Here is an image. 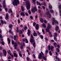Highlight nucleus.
<instances>
[{"mask_svg":"<svg viewBox=\"0 0 61 61\" xmlns=\"http://www.w3.org/2000/svg\"><path fill=\"white\" fill-rule=\"evenodd\" d=\"M11 30H12L11 29L9 30V32L10 33H11Z\"/></svg>","mask_w":61,"mask_h":61,"instance_id":"13d9d810","label":"nucleus"},{"mask_svg":"<svg viewBox=\"0 0 61 61\" xmlns=\"http://www.w3.org/2000/svg\"><path fill=\"white\" fill-rule=\"evenodd\" d=\"M5 18L6 20H7V19L8 18V13H6V14Z\"/></svg>","mask_w":61,"mask_h":61,"instance_id":"9d476101","label":"nucleus"},{"mask_svg":"<svg viewBox=\"0 0 61 61\" xmlns=\"http://www.w3.org/2000/svg\"><path fill=\"white\" fill-rule=\"evenodd\" d=\"M28 12L29 14H31V11H30V10H29L28 11Z\"/></svg>","mask_w":61,"mask_h":61,"instance_id":"8fccbe9b","label":"nucleus"},{"mask_svg":"<svg viewBox=\"0 0 61 61\" xmlns=\"http://www.w3.org/2000/svg\"><path fill=\"white\" fill-rule=\"evenodd\" d=\"M25 4L26 6H27V9L29 10L30 9V2L29 0H26Z\"/></svg>","mask_w":61,"mask_h":61,"instance_id":"f03ea898","label":"nucleus"},{"mask_svg":"<svg viewBox=\"0 0 61 61\" xmlns=\"http://www.w3.org/2000/svg\"><path fill=\"white\" fill-rule=\"evenodd\" d=\"M39 55H38V58L39 59H42V54L41 53H40L39 54Z\"/></svg>","mask_w":61,"mask_h":61,"instance_id":"0eeeda50","label":"nucleus"},{"mask_svg":"<svg viewBox=\"0 0 61 61\" xmlns=\"http://www.w3.org/2000/svg\"><path fill=\"white\" fill-rule=\"evenodd\" d=\"M1 44H2V45H5V42L4 41H2L1 42Z\"/></svg>","mask_w":61,"mask_h":61,"instance_id":"c756f323","label":"nucleus"},{"mask_svg":"<svg viewBox=\"0 0 61 61\" xmlns=\"http://www.w3.org/2000/svg\"><path fill=\"white\" fill-rule=\"evenodd\" d=\"M20 15L21 16L22 15L23 16H24L25 15V14L23 12H22L20 13Z\"/></svg>","mask_w":61,"mask_h":61,"instance_id":"2eb2a0df","label":"nucleus"},{"mask_svg":"<svg viewBox=\"0 0 61 61\" xmlns=\"http://www.w3.org/2000/svg\"><path fill=\"white\" fill-rule=\"evenodd\" d=\"M14 40H15L16 39V36H14Z\"/></svg>","mask_w":61,"mask_h":61,"instance_id":"e433bc0d","label":"nucleus"},{"mask_svg":"<svg viewBox=\"0 0 61 61\" xmlns=\"http://www.w3.org/2000/svg\"><path fill=\"white\" fill-rule=\"evenodd\" d=\"M48 53V51L47 50L45 51V54H47Z\"/></svg>","mask_w":61,"mask_h":61,"instance_id":"a878e982","label":"nucleus"},{"mask_svg":"<svg viewBox=\"0 0 61 61\" xmlns=\"http://www.w3.org/2000/svg\"><path fill=\"white\" fill-rule=\"evenodd\" d=\"M19 56L20 57H22V54H21V53L20 52H19Z\"/></svg>","mask_w":61,"mask_h":61,"instance_id":"473e14b6","label":"nucleus"},{"mask_svg":"<svg viewBox=\"0 0 61 61\" xmlns=\"http://www.w3.org/2000/svg\"><path fill=\"white\" fill-rule=\"evenodd\" d=\"M57 47L58 48H60V46H59V45H57Z\"/></svg>","mask_w":61,"mask_h":61,"instance_id":"69168bd1","label":"nucleus"},{"mask_svg":"<svg viewBox=\"0 0 61 61\" xmlns=\"http://www.w3.org/2000/svg\"><path fill=\"white\" fill-rule=\"evenodd\" d=\"M37 33L38 35H40V33L39 32V31H38L37 32Z\"/></svg>","mask_w":61,"mask_h":61,"instance_id":"6e6d98bb","label":"nucleus"},{"mask_svg":"<svg viewBox=\"0 0 61 61\" xmlns=\"http://www.w3.org/2000/svg\"><path fill=\"white\" fill-rule=\"evenodd\" d=\"M49 53L50 56H52V52H51V51H49Z\"/></svg>","mask_w":61,"mask_h":61,"instance_id":"bb28decb","label":"nucleus"},{"mask_svg":"<svg viewBox=\"0 0 61 61\" xmlns=\"http://www.w3.org/2000/svg\"><path fill=\"white\" fill-rule=\"evenodd\" d=\"M31 38L30 39V43H33V46L34 47H36V45L35 43V40H34V38L33 37V35H31Z\"/></svg>","mask_w":61,"mask_h":61,"instance_id":"f257e3e1","label":"nucleus"},{"mask_svg":"<svg viewBox=\"0 0 61 61\" xmlns=\"http://www.w3.org/2000/svg\"><path fill=\"white\" fill-rule=\"evenodd\" d=\"M21 8L22 10V11H24V7H23V6H21Z\"/></svg>","mask_w":61,"mask_h":61,"instance_id":"dca6fc26","label":"nucleus"},{"mask_svg":"<svg viewBox=\"0 0 61 61\" xmlns=\"http://www.w3.org/2000/svg\"><path fill=\"white\" fill-rule=\"evenodd\" d=\"M51 42H54V41L53 40H51Z\"/></svg>","mask_w":61,"mask_h":61,"instance_id":"338daca9","label":"nucleus"},{"mask_svg":"<svg viewBox=\"0 0 61 61\" xmlns=\"http://www.w3.org/2000/svg\"><path fill=\"white\" fill-rule=\"evenodd\" d=\"M2 37L3 36H2V35H1V34H0V38H2Z\"/></svg>","mask_w":61,"mask_h":61,"instance_id":"5fc2aeb1","label":"nucleus"},{"mask_svg":"<svg viewBox=\"0 0 61 61\" xmlns=\"http://www.w3.org/2000/svg\"><path fill=\"white\" fill-rule=\"evenodd\" d=\"M42 8H43V9L44 10H45V9H46V8L45 7V6H42Z\"/></svg>","mask_w":61,"mask_h":61,"instance_id":"c03bdc74","label":"nucleus"},{"mask_svg":"<svg viewBox=\"0 0 61 61\" xmlns=\"http://www.w3.org/2000/svg\"><path fill=\"white\" fill-rule=\"evenodd\" d=\"M49 9H52V6L51 5L50 3H49Z\"/></svg>","mask_w":61,"mask_h":61,"instance_id":"4468645a","label":"nucleus"},{"mask_svg":"<svg viewBox=\"0 0 61 61\" xmlns=\"http://www.w3.org/2000/svg\"><path fill=\"white\" fill-rule=\"evenodd\" d=\"M43 26L45 28H46V26L45 24L43 23Z\"/></svg>","mask_w":61,"mask_h":61,"instance_id":"2f4dec72","label":"nucleus"},{"mask_svg":"<svg viewBox=\"0 0 61 61\" xmlns=\"http://www.w3.org/2000/svg\"><path fill=\"white\" fill-rule=\"evenodd\" d=\"M36 4L37 5H39V6H41V5H43V4L41 3L40 4V3L38 2V1H36Z\"/></svg>","mask_w":61,"mask_h":61,"instance_id":"1a4fd4ad","label":"nucleus"},{"mask_svg":"<svg viewBox=\"0 0 61 61\" xmlns=\"http://www.w3.org/2000/svg\"><path fill=\"white\" fill-rule=\"evenodd\" d=\"M40 21L41 23H43V21H44V20L43 19L41 18L40 19Z\"/></svg>","mask_w":61,"mask_h":61,"instance_id":"412c9836","label":"nucleus"},{"mask_svg":"<svg viewBox=\"0 0 61 61\" xmlns=\"http://www.w3.org/2000/svg\"><path fill=\"white\" fill-rule=\"evenodd\" d=\"M50 11L51 13H53L54 12V10H53L52 9H51L50 10Z\"/></svg>","mask_w":61,"mask_h":61,"instance_id":"b1692460","label":"nucleus"},{"mask_svg":"<svg viewBox=\"0 0 61 61\" xmlns=\"http://www.w3.org/2000/svg\"><path fill=\"white\" fill-rule=\"evenodd\" d=\"M54 39L56 41H57V39H56V38L55 36L54 37Z\"/></svg>","mask_w":61,"mask_h":61,"instance_id":"f704fd0d","label":"nucleus"},{"mask_svg":"<svg viewBox=\"0 0 61 61\" xmlns=\"http://www.w3.org/2000/svg\"><path fill=\"white\" fill-rule=\"evenodd\" d=\"M55 36H56V37L57 36V33H55Z\"/></svg>","mask_w":61,"mask_h":61,"instance_id":"864d4df0","label":"nucleus"},{"mask_svg":"<svg viewBox=\"0 0 61 61\" xmlns=\"http://www.w3.org/2000/svg\"><path fill=\"white\" fill-rule=\"evenodd\" d=\"M14 56H15L16 57H17V55L16 54V53H15V52H14Z\"/></svg>","mask_w":61,"mask_h":61,"instance_id":"aec40b11","label":"nucleus"},{"mask_svg":"<svg viewBox=\"0 0 61 61\" xmlns=\"http://www.w3.org/2000/svg\"><path fill=\"white\" fill-rule=\"evenodd\" d=\"M33 36H37V34H36V33L34 32L33 34Z\"/></svg>","mask_w":61,"mask_h":61,"instance_id":"5701e85b","label":"nucleus"},{"mask_svg":"<svg viewBox=\"0 0 61 61\" xmlns=\"http://www.w3.org/2000/svg\"><path fill=\"white\" fill-rule=\"evenodd\" d=\"M30 17L31 19H33V17L32 16H31Z\"/></svg>","mask_w":61,"mask_h":61,"instance_id":"774afa93","label":"nucleus"},{"mask_svg":"<svg viewBox=\"0 0 61 61\" xmlns=\"http://www.w3.org/2000/svg\"><path fill=\"white\" fill-rule=\"evenodd\" d=\"M9 13H12V9H10L9 11Z\"/></svg>","mask_w":61,"mask_h":61,"instance_id":"393cba45","label":"nucleus"},{"mask_svg":"<svg viewBox=\"0 0 61 61\" xmlns=\"http://www.w3.org/2000/svg\"><path fill=\"white\" fill-rule=\"evenodd\" d=\"M11 56H9V57H8V59H11Z\"/></svg>","mask_w":61,"mask_h":61,"instance_id":"4d7b16f0","label":"nucleus"},{"mask_svg":"<svg viewBox=\"0 0 61 61\" xmlns=\"http://www.w3.org/2000/svg\"><path fill=\"white\" fill-rule=\"evenodd\" d=\"M38 27H39V25H36L35 28L37 30L38 29Z\"/></svg>","mask_w":61,"mask_h":61,"instance_id":"ddd939ff","label":"nucleus"},{"mask_svg":"<svg viewBox=\"0 0 61 61\" xmlns=\"http://www.w3.org/2000/svg\"><path fill=\"white\" fill-rule=\"evenodd\" d=\"M25 40L26 41L25 42L26 43H28V41L27 40V39L25 38Z\"/></svg>","mask_w":61,"mask_h":61,"instance_id":"c9c22d12","label":"nucleus"},{"mask_svg":"<svg viewBox=\"0 0 61 61\" xmlns=\"http://www.w3.org/2000/svg\"><path fill=\"white\" fill-rule=\"evenodd\" d=\"M59 9H61V5H59Z\"/></svg>","mask_w":61,"mask_h":61,"instance_id":"49530a36","label":"nucleus"},{"mask_svg":"<svg viewBox=\"0 0 61 61\" xmlns=\"http://www.w3.org/2000/svg\"><path fill=\"white\" fill-rule=\"evenodd\" d=\"M17 43H15L14 44V46H17Z\"/></svg>","mask_w":61,"mask_h":61,"instance_id":"37998d69","label":"nucleus"},{"mask_svg":"<svg viewBox=\"0 0 61 61\" xmlns=\"http://www.w3.org/2000/svg\"><path fill=\"white\" fill-rule=\"evenodd\" d=\"M4 4H5V0H4L3 1Z\"/></svg>","mask_w":61,"mask_h":61,"instance_id":"3c124183","label":"nucleus"},{"mask_svg":"<svg viewBox=\"0 0 61 61\" xmlns=\"http://www.w3.org/2000/svg\"><path fill=\"white\" fill-rule=\"evenodd\" d=\"M42 58L43 59L45 60V61H46V57H45L44 56H42Z\"/></svg>","mask_w":61,"mask_h":61,"instance_id":"a211bd4d","label":"nucleus"},{"mask_svg":"<svg viewBox=\"0 0 61 61\" xmlns=\"http://www.w3.org/2000/svg\"><path fill=\"white\" fill-rule=\"evenodd\" d=\"M0 55L1 56L2 55V53L1 52H0Z\"/></svg>","mask_w":61,"mask_h":61,"instance_id":"052dcab7","label":"nucleus"},{"mask_svg":"<svg viewBox=\"0 0 61 61\" xmlns=\"http://www.w3.org/2000/svg\"><path fill=\"white\" fill-rule=\"evenodd\" d=\"M1 24H4V21H3V20H1Z\"/></svg>","mask_w":61,"mask_h":61,"instance_id":"79ce46f5","label":"nucleus"},{"mask_svg":"<svg viewBox=\"0 0 61 61\" xmlns=\"http://www.w3.org/2000/svg\"><path fill=\"white\" fill-rule=\"evenodd\" d=\"M48 48L49 49V50H50V49H51L50 46L49 45L48 46Z\"/></svg>","mask_w":61,"mask_h":61,"instance_id":"a19ab883","label":"nucleus"},{"mask_svg":"<svg viewBox=\"0 0 61 61\" xmlns=\"http://www.w3.org/2000/svg\"><path fill=\"white\" fill-rule=\"evenodd\" d=\"M26 59H27V60H29V58L28 57H26Z\"/></svg>","mask_w":61,"mask_h":61,"instance_id":"e2e57ef3","label":"nucleus"},{"mask_svg":"<svg viewBox=\"0 0 61 61\" xmlns=\"http://www.w3.org/2000/svg\"><path fill=\"white\" fill-rule=\"evenodd\" d=\"M54 46L55 47H56L57 46V44L56 42H54Z\"/></svg>","mask_w":61,"mask_h":61,"instance_id":"4be33fe9","label":"nucleus"},{"mask_svg":"<svg viewBox=\"0 0 61 61\" xmlns=\"http://www.w3.org/2000/svg\"><path fill=\"white\" fill-rule=\"evenodd\" d=\"M53 48H54V46H51V51H53Z\"/></svg>","mask_w":61,"mask_h":61,"instance_id":"6ab92c4d","label":"nucleus"},{"mask_svg":"<svg viewBox=\"0 0 61 61\" xmlns=\"http://www.w3.org/2000/svg\"><path fill=\"white\" fill-rule=\"evenodd\" d=\"M36 25V23L35 22H34L33 23V25L34 26H35V25Z\"/></svg>","mask_w":61,"mask_h":61,"instance_id":"58836bf2","label":"nucleus"},{"mask_svg":"<svg viewBox=\"0 0 61 61\" xmlns=\"http://www.w3.org/2000/svg\"><path fill=\"white\" fill-rule=\"evenodd\" d=\"M47 15H49V18H50V17H51V14L50 13H49V11H48L47 12Z\"/></svg>","mask_w":61,"mask_h":61,"instance_id":"9b49d317","label":"nucleus"},{"mask_svg":"<svg viewBox=\"0 0 61 61\" xmlns=\"http://www.w3.org/2000/svg\"><path fill=\"white\" fill-rule=\"evenodd\" d=\"M7 39L8 42V44H10V40L9 39V38H8Z\"/></svg>","mask_w":61,"mask_h":61,"instance_id":"7c9ffc66","label":"nucleus"},{"mask_svg":"<svg viewBox=\"0 0 61 61\" xmlns=\"http://www.w3.org/2000/svg\"><path fill=\"white\" fill-rule=\"evenodd\" d=\"M5 6H6L5 4H3L4 7H5Z\"/></svg>","mask_w":61,"mask_h":61,"instance_id":"bf43d9fd","label":"nucleus"},{"mask_svg":"<svg viewBox=\"0 0 61 61\" xmlns=\"http://www.w3.org/2000/svg\"><path fill=\"white\" fill-rule=\"evenodd\" d=\"M31 32L30 31V30L29 29L28 30V32L27 33V35L28 36H30V34Z\"/></svg>","mask_w":61,"mask_h":61,"instance_id":"f8f14e48","label":"nucleus"},{"mask_svg":"<svg viewBox=\"0 0 61 61\" xmlns=\"http://www.w3.org/2000/svg\"><path fill=\"white\" fill-rule=\"evenodd\" d=\"M59 13L60 14V15L61 16V10L60 9L59 10Z\"/></svg>","mask_w":61,"mask_h":61,"instance_id":"cd10ccee","label":"nucleus"},{"mask_svg":"<svg viewBox=\"0 0 61 61\" xmlns=\"http://www.w3.org/2000/svg\"><path fill=\"white\" fill-rule=\"evenodd\" d=\"M12 44V45H14V43H15L14 42V41H12L11 42Z\"/></svg>","mask_w":61,"mask_h":61,"instance_id":"a18cd8bd","label":"nucleus"},{"mask_svg":"<svg viewBox=\"0 0 61 61\" xmlns=\"http://www.w3.org/2000/svg\"><path fill=\"white\" fill-rule=\"evenodd\" d=\"M40 37L41 39H43V36L42 35H41L40 36Z\"/></svg>","mask_w":61,"mask_h":61,"instance_id":"de8ad7c7","label":"nucleus"},{"mask_svg":"<svg viewBox=\"0 0 61 61\" xmlns=\"http://www.w3.org/2000/svg\"><path fill=\"white\" fill-rule=\"evenodd\" d=\"M3 53L4 54L5 56H6V51L5 50H3Z\"/></svg>","mask_w":61,"mask_h":61,"instance_id":"6e6552de","label":"nucleus"},{"mask_svg":"<svg viewBox=\"0 0 61 61\" xmlns=\"http://www.w3.org/2000/svg\"><path fill=\"white\" fill-rule=\"evenodd\" d=\"M47 29H46V32H48L49 34L51 35V32L49 31V30H50V28H51V25L49 23L48 24V26L47 27Z\"/></svg>","mask_w":61,"mask_h":61,"instance_id":"20e7f679","label":"nucleus"},{"mask_svg":"<svg viewBox=\"0 0 61 61\" xmlns=\"http://www.w3.org/2000/svg\"><path fill=\"white\" fill-rule=\"evenodd\" d=\"M19 32L20 34H22L23 33V32L21 30H20L19 31Z\"/></svg>","mask_w":61,"mask_h":61,"instance_id":"72a5a7b5","label":"nucleus"},{"mask_svg":"<svg viewBox=\"0 0 61 61\" xmlns=\"http://www.w3.org/2000/svg\"><path fill=\"white\" fill-rule=\"evenodd\" d=\"M12 26H13V25L12 24H10L9 26V28H11L12 27Z\"/></svg>","mask_w":61,"mask_h":61,"instance_id":"c85d7f7f","label":"nucleus"},{"mask_svg":"<svg viewBox=\"0 0 61 61\" xmlns=\"http://www.w3.org/2000/svg\"><path fill=\"white\" fill-rule=\"evenodd\" d=\"M27 26H25V27H24V29L25 30H26V29H27Z\"/></svg>","mask_w":61,"mask_h":61,"instance_id":"09e8293b","label":"nucleus"},{"mask_svg":"<svg viewBox=\"0 0 61 61\" xmlns=\"http://www.w3.org/2000/svg\"><path fill=\"white\" fill-rule=\"evenodd\" d=\"M44 23H47V22H46V20H44Z\"/></svg>","mask_w":61,"mask_h":61,"instance_id":"680f3d73","label":"nucleus"},{"mask_svg":"<svg viewBox=\"0 0 61 61\" xmlns=\"http://www.w3.org/2000/svg\"><path fill=\"white\" fill-rule=\"evenodd\" d=\"M23 45H22L21 46V49H23Z\"/></svg>","mask_w":61,"mask_h":61,"instance_id":"0e129e2a","label":"nucleus"},{"mask_svg":"<svg viewBox=\"0 0 61 61\" xmlns=\"http://www.w3.org/2000/svg\"><path fill=\"white\" fill-rule=\"evenodd\" d=\"M33 56L34 58H36V56H35V55L34 54L33 55Z\"/></svg>","mask_w":61,"mask_h":61,"instance_id":"603ef678","label":"nucleus"},{"mask_svg":"<svg viewBox=\"0 0 61 61\" xmlns=\"http://www.w3.org/2000/svg\"><path fill=\"white\" fill-rule=\"evenodd\" d=\"M59 29V27L58 26H57L55 27V30L56 31L58 30V29Z\"/></svg>","mask_w":61,"mask_h":61,"instance_id":"f3484780","label":"nucleus"},{"mask_svg":"<svg viewBox=\"0 0 61 61\" xmlns=\"http://www.w3.org/2000/svg\"><path fill=\"white\" fill-rule=\"evenodd\" d=\"M31 11L32 13H35V11H37V8L36 7L33 8L31 10Z\"/></svg>","mask_w":61,"mask_h":61,"instance_id":"423d86ee","label":"nucleus"},{"mask_svg":"<svg viewBox=\"0 0 61 61\" xmlns=\"http://www.w3.org/2000/svg\"><path fill=\"white\" fill-rule=\"evenodd\" d=\"M42 31L43 32V34H45V32H44V29H42Z\"/></svg>","mask_w":61,"mask_h":61,"instance_id":"ea45409f","label":"nucleus"},{"mask_svg":"<svg viewBox=\"0 0 61 61\" xmlns=\"http://www.w3.org/2000/svg\"><path fill=\"white\" fill-rule=\"evenodd\" d=\"M52 19H53V21L52 23V24L53 25L55 24V22L56 24H58V22L56 20H55V19L54 18H52Z\"/></svg>","mask_w":61,"mask_h":61,"instance_id":"39448f33","label":"nucleus"},{"mask_svg":"<svg viewBox=\"0 0 61 61\" xmlns=\"http://www.w3.org/2000/svg\"><path fill=\"white\" fill-rule=\"evenodd\" d=\"M56 49L57 52H59V49H58V48H57Z\"/></svg>","mask_w":61,"mask_h":61,"instance_id":"4c0bfd02","label":"nucleus"},{"mask_svg":"<svg viewBox=\"0 0 61 61\" xmlns=\"http://www.w3.org/2000/svg\"><path fill=\"white\" fill-rule=\"evenodd\" d=\"M12 3L13 5L14 6H15V5L17 6L18 4V5L19 4V1L18 0H14Z\"/></svg>","mask_w":61,"mask_h":61,"instance_id":"7ed1b4c3","label":"nucleus"}]
</instances>
